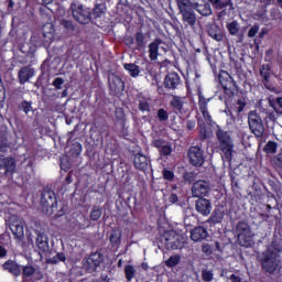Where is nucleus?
Returning <instances> with one entry per match:
<instances>
[{
  "instance_id": "obj_11",
  "label": "nucleus",
  "mask_w": 282,
  "mask_h": 282,
  "mask_svg": "<svg viewBox=\"0 0 282 282\" xmlns=\"http://www.w3.org/2000/svg\"><path fill=\"white\" fill-rule=\"evenodd\" d=\"M187 156L189 160V164H192L193 166H204V162H206L204 151L198 145L191 147L187 151Z\"/></svg>"
},
{
  "instance_id": "obj_19",
  "label": "nucleus",
  "mask_w": 282,
  "mask_h": 282,
  "mask_svg": "<svg viewBox=\"0 0 282 282\" xmlns=\"http://www.w3.org/2000/svg\"><path fill=\"white\" fill-rule=\"evenodd\" d=\"M207 34L208 36L214 39V41H218V42L224 41V31L221 30V28H219V25L215 23L207 25Z\"/></svg>"
},
{
  "instance_id": "obj_58",
  "label": "nucleus",
  "mask_w": 282,
  "mask_h": 282,
  "mask_svg": "<svg viewBox=\"0 0 282 282\" xmlns=\"http://www.w3.org/2000/svg\"><path fill=\"white\" fill-rule=\"evenodd\" d=\"M32 43H34L35 45H41V39L39 37V35H33L31 37Z\"/></svg>"
},
{
  "instance_id": "obj_61",
  "label": "nucleus",
  "mask_w": 282,
  "mask_h": 282,
  "mask_svg": "<svg viewBox=\"0 0 282 282\" xmlns=\"http://www.w3.org/2000/svg\"><path fill=\"white\" fill-rule=\"evenodd\" d=\"M230 281H231V282H241V278H239V276L236 275V274H231V275H230Z\"/></svg>"
},
{
  "instance_id": "obj_57",
  "label": "nucleus",
  "mask_w": 282,
  "mask_h": 282,
  "mask_svg": "<svg viewBox=\"0 0 282 282\" xmlns=\"http://www.w3.org/2000/svg\"><path fill=\"white\" fill-rule=\"evenodd\" d=\"M46 263H51L52 265H56V263H58V258L55 256L53 258L46 259Z\"/></svg>"
},
{
  "instance_id": "obj_25",
  "label": "nucleus",
  "mask_w": 282,
  "mask_h": 282,
  "mask_svg": "<svg viewBox=\"0 0 282 282\" xmlns=\"http://www.w3.org/2000/svg\"><path fill=\"white\" fill-rule=\"evenodd\" d=\"M194 10L198 12L202 17H210L213 14V8H210V3L205 2L203 4H199L197 2L192 3Z\"/></svg>"
},
{
  "instance_id": "obj_9",
  "label": "nucleus",
  "mask_w": 282,
  "mask_h": 282,
  "mask_svg": "<svg viewBox=\"0 0 282 282\" xmlns=\"http://www.w3.org/2000/svg\"><path fill=\"white\" fill-rule=\"evenodd\" d=\"M218 80L225 90V94L231 98V96H235V91H237V83H235V79L228 74L226 70H221L218 75Z\"/></svg>"
},
{
  "instance_id": "obj_21",
  "label": "nucleus",
  "mask_w": 282,
  "mask_h": 282,
  "mask_svg": "<svg viewBox=\"0 0 282 282\" xmlns=\"http://www.w3.org/2000/svg\"><path fill=\"white\" fill-rule=\"evenodd\" d=\"M192 241H204L208 239V230L202 226L195 227L191 230Z\"/></svg>"
},
{
  "instance_id": "obj_5",
  "label": "nucleus",
  "mask_w": 282,
  "mask_h": 282,
  "mask_svg": "<svg viewBox=\"0 0 282 282\" xmlns=\"http://www.w3.org/2000/svg\"><path fill=\"white\" fill-rule=\"evenodd\" d=\"M161 241L164 243L166 250H182L184 248V236L175 231L165 232Z\"/></svg>"
},
{
  "instance_id": "obj_39",
  "label": "nucleus",
  "mask_w": 282,
  "mask_h": 282,
  "mask_svg": "<svg viewBox=\"0 0 282 282\" xmlns=\"http://www.w3.org/2000/svg\"><path fill=\"white\" fill-rule=\"evenodd\" d=\"M22 274L23 276H26V278L34 276V274H36V268H34L31 264L24 265L22 268Z\"/></svg>"
},
{
  "instance_id": "obj_8",
  "label": "nucleus",
  "mask_w": 282,
  "mask_h": 282,
  "mask_svg": "<svg viewBox=\"0 0 282 282\" xmlns=\"http://www.w3.org/2000/svg\"><path fill=\"white\" fill-rule=\"evenodd\" d=\"M237 235L240 246L250 248L252 246V230L246 221H239L237 225Z\"/></svg>"
},
{
  "instance_id": "obj_52",
  "label": "nucleus",
  "mask_w": 282,
  "mask_h": 282,
  "mask_svg": "<svg viewBox=\"0 0 282 282\" xmlns=\"http://www.w3.org/2000/svg\"><path fill=\"white\" fill-rule=\"evenodd\" d=\"M199 138L200 140H208V132L206 131V127H200Z\"/></svg>"
},
{
  "instance_id": "obj_43",
  "label": "nucleus",
  "mask_w": 282,
  "mask_h": 282,
  "mask_svg": "<svg viewBox=\"0 0 282 282\" xmlns=\"http://www.w3.org/2000/svg\"><path fill=\"white\" fill-rule=\"evenodd\" d=\"M102 14H105V4H97L93 10L94 19H98Z\"/></svg>"
},
{
  "instance_id": "obj_27",
  "label": "nucleus",
  "mask_w": 282,
  "mask_h": 282,
  "mask_svg": "<svg viewBox=\"0 0 282 282\" xmlns=\"http://www.w3.org/2000/svg\"><path fill=\"white\" fill-rule=\"evenodd\" d=\"M42 30H43V36H44L45 43H52V41L54 40V34H56L54 24L46 23V24H44Z\"/></svg>"
},
{
  "instance_id": "obj_63",
  "label": "nucleus",
  "mask_w": 282,
  "mask_h": 282,
  "mask_svg": "<svg viewBox=\"0 0 282 282\" xmlns=\"http://www.w3.org/2000/svg\"><path fill=\"white\" fill-rule=\"evenodd\" d=\"M231 186L232 188H239V182L235 180V176H231Z\"/></svg>"
},
{
  "instance_id": "obj_32",
  "label": "nucleus",
  "mask_w": 282,
  "mask_h": 282,
  "mask_svg": "<svg viewBox=\"0 0 282 282\" xmlns=\"http://www.w3.org/2000/svg\"><path fill=\"white\" fill-rule=\"evenodd\" d=\"M209 3L215 8V10H224L228 6H232V0H208Z\"/></svg>"
},
{
  "instance_id": "obj_36",
  "label": "nucleus",
  "mask_w": 282,
  "mask_h": 282,
  "mask_svg": "<svg viewBox=\"0 0 282 282\" xmlns=\"http://www.w3.org/2000/svg\"><path fill=\"white\" fill-rule=\"evenodd\" d=\"M180 261H182V256L175 254V256L170 257L165 261V265H167V268H175V265H180Z\"/></svg>"
},
{
  "instance_id": "obj_42",
  "label": "nucleus",
  "mask_w": 282,
  "mask_h": 282,
  "mask_svg": "<svg viewBox=\"0 0 282 282\" xmlns=\"http://www.w3.org/2000/svg\"><path fill=\"white\" fill-rule=\"evenodd\" d=\"M78 226L82 228V230H85V228H89V226H91V221L89 218H87V216L83 215L78 219Z\"/></svg>"
},
{
  "instance_id": "obj_37",
  "label": "nucleus",
  "mask_w": 282,
  "mask_h": 282,
  "mask_svg": "<svg viewBox=\"0 0 282 282\" xmlns=\"http://www.w3.org/2000/svg\"><path fill=\"white\" fill-rule=\"evenodd\" d=\"M227 30L231 36H237L239 34V22L232 21L227 24Z\"/></svg>"
},
{
  "instance_id": "obj_50",
  "label": "nucleus",
  "mask_w": 282,
  "mask_h": 282,
  "mask_svg": "<svg viewBox=\"0 0 282 282\" xmlns=\"http://www.w3.org/2000/svg\"><path fill=\"white\" fill-rule=\"evenodd\" d=\"M259 34V24H254L248 32L249 39H253V36H257Z\"/></svg>"
},
{
  "instance_id": "obj_28",
  "label": "nucleus",
  "mask_w": 282,
  "mask_h": 282,
  "mask_svg": "<svg viewBox=\"0 0 282 282\" xmlns=\"http://www.w3.org/2000/svg\"><path fill=\"white\" fill-rule=\"evenodd\" d=\"M87 263L91 270H96L100 263H102V254L100 252H95L89 256Z\"/></svg>"
},
{
  "instance_id": "obj_31",
  "label": "nucleus",
  "mask_w": 282,
  "mask_h": 282,
  "mask_svg": "<svg viewBox=\"0 0 282 282\" xmlns=\"http://www.w3.org/2000/svg\"><path fill=\"white\" fill-rule=\"evenodd\" d=\"M170 105L175 113H182V109H184V98L173 96Z\"/></svg>"
},
{
  "instance_id": "obj_22",
  "label": "nucleus",
  "mask_w": 282,
  "mask_h": 282,
  "mask_svg": "<svg viewBox=\"0 0 282 282\" xmlns=\"http://www.w3.org/2000/svg\"><path fill=\"white\" fill-rule=\"evenodd\" d=\"M34 76V68L32 66H24L19 70L18 78L20 85H25Z\"/></svg>"
},
{
  "instance_id": "obj_23",
  "label": "nucleus",
  "mask_w": 282,
  "mask_h": 282,
  "mask_svg": "<svg viewBox=\"0 0 282 282\" xmlns=\"http://www.w3.org/2000/svg\"><path fill=\"white\" fill-rule=\"evenodd\" d=\"M180 83V75L177 73H170L165 76L164 87L166 89H177Z\"/></svg>"
},
{
  "instance_id": "obj_17",
  "label": "nucleus",
  "mask_w": 282,
  "mask_h": 282,
  "mask_svg": "<svg viewBox=\"0 0 282 282\" xmlns=\"http://www.w3.org/2000/svg\"><path fill=\"white\" fill-rule=\"evenodd\" d=\"M208 102H210V98L204 97V95H198V107L200 113H203V118L206 120L208 124H213V117L208 112Z\"/></svg>"
},
{
  "instance_id": "obj_40",
  "label": "nucleus",
  "mask_w": 282,
  "mask_h": 282,
  "mask_svg": "<svg viewBox=\"0 0 282 282\" xmlns=\"http://www.w3.org/2000/svg\"><path fill=\"white\" fill-rule=\"evenodd\" d=\"M124 274H126L127 281H131L133 279V276H135V268H133V265H129V264L126 265Z\"/></svg>"
},
{
  "instance_id": "obj_34",
  "label": "nucleus",
  "mask_w": 282,
  "mask_h": 282,
  "mask_svg": "<svg viewBox=\"0 0 282 282\" xmlns=\"http://www.w3.org/2000/svg\"><path fill=\"white\" fill-rule=\"evenodd\" d=\"M120 239H122V231L120 229L112 230L110 235V243H112V246H119Z\"/></svg>"
},
{
  "instance_id": "obj_45",
  "label": "nucleus",
  "mask_w": 282,
  "mask_h": 282,
  "mask_svg": "<svg viewBox=\"0 0 282 282\" xmlns=\"http://www.w3.org/2000/svg\"><path fill=\"white\" fill-rule=\"evenodd\" d=\"M158 118L161 122H166L169 120V112L164 108H161L158 110Z\"/></svg>"
},
{
  "instance_id": "obj_51",
  "label": "nucleus",
  "mask_w": 282,
  "mask_h": 282,
  "mask_svg": "<svg viewBox=\"0 0 282 282\" xmlns=\"http://www.w3.org/2000/svg\"><path fill=\"white\" fill-rule=\"evenodd\" d=\"M273 164H275V166H279V169H282V153L273 158Z\"/></svg>"
},
{
  "instance_id": "obj_46",
  "label": "nucleus",
  "mask_w": 282,
  "mask_h": 282,
  "mask_svg": "<svg viewBox=\"0 0 282 282\" xmlns=\"http://www.w3.org/2000/svg\"><path fill=\"white\" fill-rule=\"evenodd\" d=\"M72 149H73L72 155L78 156V155H80V152L83 151V145L78 142H75L72 145Z\"/></svg>"
},
{
  "instance_id": "obj_3",
  "label": "nucleus",
  "mask_w": 282,
  "mask_h": 282,
  "mask_svg": "<svg viewBox=\"0 0 282 282\" xmlns=\"http://www.w3.org/2000/svg\"><path fill=\"white\" fill-rule=\"evenodd\" d=\"M57 200H56V194L52 189H43L41 194V208L42 213L44 215L52 216L53 214L56 213L57 207H56Z\"/></svg>"
},
{
  "instance_id": "obj_16",
  "label": "nucleus",
  "mask_w": 282,
  "mask_h": 282,
  "mask_svg": "<svg viewBox=\"0 0 282 282\" xmlns=\"http://www.w3.org/2000/svg\"><path fill=\"white\" fill-rule=\"evenodd\" d=\"M195 208L199 215H203V217H208V215L213 213V203L208 198L200 197L195 202Z\"/></svg>"
},
{
  "instance_id": "obj_62",
  "label": "nucleus",
  "mask_w": 282,
  "mask_h": 282,
  "mask_svg": "<svg viewBox=\"0 0 282 282\" xmlns=\"http://www.w3.org/2000/svg\"><path fill=\"white\" fill-rule=\"evenodd\" d=\"M7 254H8V250H6V248L0 246V258L7 257Z\"/></svg>"
},
{
  "instance_id": "obj_47",
  "label": "nucleus",
  "mask_w": 282,
  "mask_h": 282,
  "mask_svg": "<svg viewBox=\"0 0 282 282\" xmlns=\"http://www.w3.org/2000/svg\"><path fill=\"white\" fill-rule=\"evenodd\" d=\"M61 25L65 28V30H69L70 32H74V24L69 20H61Z\"/></svg>"
},
{
  "instance_id": "obj_20",
  "label": "nucleus",
  "mask_w": 282,
  "mask_h": 282,
  "mask_svg": "<svg viewBox=\"0 0 282 282\" xmlns=\"http://www.w3.org/2000/svg\"><path fill=\"white\" fill-rule=\"evenodd\" d=\"M149 158L140 152L134 155L133 165L138 171H147L149 169Z\"/></svg>"
},
{
  "instance_id": "obj_26",
  "label": "nucleus",
  "mask_w": 282,
  "mask_h": 282,
  "mask_svg": "<svg viewBox=\"0 0 282 282\" xmlns=\"http://www.w3.org/2000/svg\"><path fill=\"white\" fill-rule=\"evenodd\" d=\"M2 268L3 270H7V272H10V274H13V276H19V274H21V265L12 260L4 262Z\"/></svg>"
},
{
  "instance_id": "obj_2",
  "label": "nucleus",
  "mask_w": 282,
  "mask_h": 282,
  "mask_svg": "<svg viewBox=\"0 0 282 282\" xmlns=\"http://www.w3.org/2000/svg\"><path fill=\"white\" fill-rule=\"evenodd\" d=\"M180 13L182 14V20L184 23L191 28H195L197 23V15H195V9L191 0H176Z\"/></svg>"
},
{
  "instance_id": "obj_60",
  "label": "nucleus",
  "mask_w": 282,
  "mask_h": 282,
  "mask_svg": "<svg viewBox=\"0 0 282 282\" xmlns=\"http://www.w3.org/2000/svg\"><path fill=\"white\" fill-rule=\"evenodd\" d=\"M55 257H57V261H66L65 253L58 252Z\"/></svg>"
},
{
  "instance_id": "obj_24",
  "label": "nucleus",
  "mask_w": 282,
  "mask_h": 282,
  "mask_svg": "<svg viewBox=\"0 0 282 282\" xmlns=\"http://www.w3.org/2000/svg\"><path fill=\"white\" fill-rule=\"evenodd\" d=\"M160 45H164V41H162L161 39H155L153 42L149 44L150 61H158V52L160 50Z\"/></svg>"
},
{
  "instance_id": "obj_18",
  "label": "nucleus",
  "mask_w": 282,
  "mask_h": 282,
  "mask_svg": "<svg viewBox=\"0 0 282 282\" xmlns=\"http://www.w3.org/2000/svg\"><path fill=\"white\" fill-rule=\"evenodd\" d=\"M0 171H4V175L8 173H14L17 171V162L11 156L0 155Z\"/></svg>"
},
{
  "instance_id": "obj_4",
  "label": "nucleus",
  "mask_w": 282,
  "mask_h": 282,
  "mask_svg": "<svg viewBox=\"0 0 282 282\" xmlns=\"http://www.w3.org/2000/svg\"><path fill=\"white\" fill-rule=\"evenodd\" d=\"M216 138L220 143V150L223 151V153H225V158L227 160H231L232 149H235V144H232V138H230V132L218 128L216 131Z\"/></svg>"
},
{
  "instance_id": "obj_64",
  "label": "nucleus",
  "mask_w": 282,
  "mask_h": 282,
  "mask_svg": "<svg viewBox=\"0 0 282 282\" xmlns=\"http://www.w3.org/2000/svg\"><path fill=\"white\" fill-rule=\"evenodd\" d=\"M278 107H280V109H282V97H278L275 100Z\"/></svg>"
},
{
  "instance_id": "obj_15",
  "label": "nucleus",
  "mask_w": 282,
  "mask_h": 282,
  "mask_svg": "<svg viewBox=\"0 0 282 282\" xmlns=\"http://www.w3.org/2000/svg\"><path fill=\"white\" fill-rule=\"evenodd\" d=\"M108 83H109V89L113 96H117L118 94H122L124 91V82H122V78L116 74H110L108 76Z\"/></svg>"
},
{
  "instance_id": "obj_53",
  "label": "nucleus",
  "mask_w": 282,
  "mask_h": 282,
  "mask_svg": "<svg viewBox=\"0 0 282 282\" xmlns=\"http://www.w3.org/2000/svg\"><path fill=\"white\" fill-rule=\"evenodd\" d=\"M202 252H204V254H213V248H210V245L205 243L202 246Z\"/></svg>"
},
{
  "instance_id": "obj_59",
  "label": "nucleus",
  "mask_w": 282,
  "mask_h": 282,
  "mask_svg": "<svg viewBox=\"0 0 282 282\" xmlns=\"http://www.w3.org/2000/svg\"><path fill=\"white\" fill-rule=\"evenodd\" d=\"M169 199L171 204H177L178 202L177 194H171Z\"/></svg>"
},
{
  "instance_id": "obj_30",
  "label": "nucleus",
  "mask_w": 282,
  "mask_h": 282,
  "mask_svg": "<svg viewBox=\"0 0 282 282\" xmlns=\"http://www.w3.org/2000/svg\"><path fill=\"white\" fill-rule=\"evenodd\" d=\"M224 215L225 212L223 208H216L212 216L208 218L207 224H221V221L224 220Z\"/></svg>"
},
{
  "instance_id": "obj_7",
  "label": "nucleus",
  "mask_w": 282,
  "mask_h": 282,
  "mask_svg": "<svg viewBox=\"0 0 282 282\" xmlns=\"http://www.w3.org/2000/svg\"><path fill=\"white\" fill-rule=\"evenodd\" d=\"M248 124L251 133H253L256 138H263V133H265V127L263 126V120L259 113H257V111L249 112Z\"/></svg>"
},
{
  "instance_id": "obj_14",
  "label": "nucleus",
  "mask_w": 282,
  "mask_h": 282,
  "mask_svg": "<svg viewBox=\"0 0 282 282\" xmlns=\"http://www.w3.org/2000/svg\"><path fill=\"white\" fill-rule=\"evenodd\" d=\"M34 232L36 235V238H35L36 248H39L41 252H50V240L47 238V235L45 234V229L36 228L34 229Z\"/></svg>"
},
{
  "instance_id": "obj_44",
  "label": "nucleus",
  "mask_w": 282,
  "mask_h": 282,
  "mask_svg": "<svg viewBox=\"0 0 282 282\" xmlns=\"http://www.w3.org/2000/svg\"><path fill=\"white\" fill-rule=\"evenodd\" d=\"M202 279L205 282H210V281H213V279H215V275H214L213 271H208L205 269L202 271Z\"/></svg>"
},
{
  "instance_id": "obj_12",
  "label": "nucleus",
  "mask_w": 282,
  "mask_h": 282,
  "mask_svg": "<svg viewBox=\"0 0 282 282\" xmlns=\"http://www.w3.org/2000/svg\"><path fill=\"white\" fill-rule=\"evenodd\" d=\"M9 228H10L12 235H14L15 239H18L19 241H22V239H24L25 232L23 229V220H21V218H19V216L10 217Z\"/></svg>"
},
{
  "instance_id": "obj_48",
  "label": "nucleus",
  "mask_w": 282,
  "mask_h": 282,
  "mask_svg": "<svg viewBox=\"0 0 282 282\" xmlns=\"http://www.w3.org/2000/svg\"><path fill=\"white\" fill-rule=\"evenodd\" d=\"M65 84V79L61 78V77H56L53 80V87H55V89H63V85Z\"/></svg>"
},
{
  "instance_id": "obj_54",
  "label": "nucleus",
  "mask_w": 282,
  "mask_h": 282,
  "mask_svg": "<svg viewBox=\"0 0 282 282\" xmlns=\"http://www.w3.org/2000/svg\"><path fill=\"white\" fill-rule=\"evenodd\" d=\"M139 109H140V111H150L151 110L149 102H147V101H141L139 104Z\"/></svg>"
},
{
  "instance_id": "obj_38",
  "label": "nucleus",
  "mask_w": 282,
  "mask_h": 282,
  "mask_svg": "<svg viewBox=\"0 0 282 282\" xmlns=\"http://www.w3.org/2000/svg\"><path fill=\"white\" fill-rule=\"evenodd\" d=\"M135 43L138 50H142V47H147V42L144 41V34L142 32L135 33Z\"/></svg>"
},
{
  "instance_id": "obj_35",
  "label": "nucleus",
  "mask_w": 282,
  "mask_h": 282,
  "mask_svg": "<svg viewBox=\"0 0 282 282\" xmlns=\"http://www.w3.org/2000/svg\"><path fill=\"white\" fill-rule=\"evenodd\" d=\"M91 221H98L100 217H102V208L100 206L95 205L90 212Z\"/></svg>"
},
{
  "instance_id": "obj_29",
  "label": "nucleus",
  "mask_w": 282,
  "mask_h": 282,
  "mask_svg": "<svg viewBox=\"0 0 282 282\" xmlns=\"http://www.w3.org/2000/svg\"><path fill=\"white\" fill-rule=\"evenodd\" d=\"M153 147L160 150L161 155H169L173 149L164 140H154Z\"/></svg>"
},
{
  "instance_id": "obj_33",
  "label": "nucleus",
  "mask_w": 282,
  "mask_h": 282,
  "mask_svg": "<svg viewBox=\"0 0 282 282\" xmlns=\"http://www.w3.org/2000/svg\"><path fill=\"white\" fill-rule=\"evenodd\" d=\"M123 67L124 69H127V72H129L132 78H137V76H140V67L138 65L130 63V64H124Z\"/></svg>"
},
{
  "instance_id": "obj_49",
  "label": "nucleus",
  "mask_w": 282,
  "mask_h": 282,
  "mask_svg": "<svg viewBox=\"0 0 282 282\" xmlns=\"http://www.w3.org/2000/svg\"><path fill=\"white\" fill-rule=\"evenodd\" d=\"M21 107L24 113H30V111H32V101H22Z\"/></svg>"
},
{
  "instance_id": "obj_13",
  "label": "nucleus",
  "mask_w": 282,
  "mask_h": 282,
  "mask_svg": "<svg viewBox=\"0 0 282 282\" xmlns=\"http://www.w3.org/2000/svg\"><path fill=\"white\" fill-rule=\"evenodd\" d=\"M260 76L262 78V85H264L265 89L269 91H276V87L272 84V67L270 64H264L260 67Z\"/></svg>"
},
{
  "instance_id": "obj_56",
  "label": "nucleus",
  "mask_w": 282,
  "mask_h": 282,
  "mask_svg": "<svg viewBox=\"0 0 282 282\" xmlns=\"http://www.w3.org/2000/svg\"><path fill=\"white\" fill-rule=\"evenodd\" d=\"M194 177H195V174H193L192 172L184 174V180H186V182H194L195 181Z\"/></svg>"
},
{
  "instance_id": "obj_6",
  "label": "nucleus",
  "mask_w": 282,
  "mask_h": 282,
  "mask_svg": "<svg viewBox=\"0 0 282 282\" xmlns=\"http://www.w3.org/2000/svg\"><path fill=\"white\" fill-rule=\"evenodd\" d=\"M70 12L73 14V19L80 23L82 25H87V23H91V10L84 8L83 4L72 3Z\"/></svg>"
},
{
  "instance_id": "obj_10",
  "label": "nucleus",
  "mask_w": 282,
  "mask_h": 282,
  "mask_svg": "<svg viewBox=\"0 0 282 282\" xmlns=\"http://www.w3.org/2000/svg\"><path fill=\"white\" fill-rule=\"evenodd\" d=\"M210 191H213L210 182L206 180H198L194 182L192 186V196L197 198L208 197V195H210Z\"/></svg>"
},
{
  "instance_id": "obj_41",
  "label": "nucleus",
  "mask_w": 282,
  "mask_h": 282,
  "mask_svg": "<svg viewBox=\"0 0 282 282\" xmlns=\"http://www.w3.org/2000/svg\"><path fill=\"white\" fill-rule=\"evenodd\" d=\"M279 144L274 141H269L265 145H264V151L267 153H271L274 154L276 153V149H278Z\"/></svg>"
},
{
  "instance_id": "obj_1",
  "label": "nucleus",
  "mask_w": 282,
  "mask_h": 282,
  "mask_svg": "<svg viewBox=\"0 0 282 282\" xmlns=\"http://www.w3.org/2000/svg\"><path fill=\"white\" fill-rule=\"evenodd\" d=\"M282 247L276 242H272L262 253L261 267L268 274H274L281 270Z\"/></svg>"
},
{
  "instance_id": "obj_55",
  "label": "nucleus",
  "mask_w": 282,
  "mask_h": 282,
  "mask_svg": "<svg viewBox=\"0 0 282 282\" xmlns=\"http://www.w3.org/2000/svg\"><path fill=\"white\" fill-rule=\"evenodd\" d=\"M163 177H164V180L171 181V180H173V177H175V175L173 174V172L165 170L163 172Z\"/></svg>"
}]
</instances>
